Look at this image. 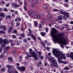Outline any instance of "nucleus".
<instances>
[{"label":"nucleus","mask_w":73,"mask_h":73,"mask_svg":"<svg viewBox=\"0 0 73 73\" xmlns=\"http://www.w3.org/2000/svg\"><path fill=\"white\" fill-rule=\"evenodd\" d=\"M50 34L52 37L54 38V44H56V41L60 42L61 44H62L64 45L66 44V39L64 36V35L62 33H58L56 34V30L54 28H53L51 30Z\"/></svg>","instance_id":"1"},{"label":"nucleus","mask_w":73,"mask_h":73,"mask_svg":"<svg viewBox=\"0 0 73 73\" xmlns=\"http://www.w3.org/2000/svg\"><path fill=\"white\" fill-rule=\"evenodd\" d=\"M52 53L55 56H56L58 58H63L64 60L66 59V58L65 56V54L62 53L60 51H58L57 50L54 49L52 50Z\"/></svg>","instance_id":"2"},{"label":"nucleus","mask_w":73,"mask_h":73,"mask_svg":"<svg viewBox=\"0 0 73 73\" xmlns=\"http://www.w3.org/2000/svg\"><path fill=\"white\" fill-rule=\"evenodd\" d=\"M30 54H29V56H28V57L30 58V57H34L35 58V60H38V58L37 57V54H36L35 51L32 50V49H29Z\"/></svg>","instance_id":"3"},{"label":"nucleus","mask_w":73,"mask_h":73,"mask_svg":"<svg viewBox=\"0 0 73 73\" xmlns=\"http://www.w3.org/2000/svg\"><path fill=\"white\" fill-rule=\"evenodd\" d=\"M6 66L8 70L7 71L9 73H18V72L16 71L15 69H13L12 70L11 69L14 68V66L12 65L10 66L9 65H6Z\"/></svg>","instance_id":"4"},{"label":"nucleus","mask_w":73,"mask_h":73,"mask_svg":"<svg viewBox=\"0 0 73 73\" xmlns=\"http://www.w3.org/2000/svg\"><path fill=\"white\" fill-rule=\"evenodd\" d=\"M1 43H4V44H8L9 42H8L7 39H5L3 40L1 38H0V44Z\"/></svg>","instance_id":"5"},{"label":"nucleus","mask_w":73,"mask_h":73,"mask_svg":"<svg viewBox=\"0 0 73 73\" xmlns=\"http://www.w3.org/2000/svg\"><path fill=\"white\" fill-rule=\"evenodd\" d=\"M12 5L14 9H16L17 7H20V5L17 4V3L16 2L13 3H12Z\"/></svg>","instance_id":"6"},{"label":"nucleus","mask_w":73,"mask_h":73,"mask_svg":"<svg viewBox=\"0 0 73 73\" xmlns=\"http://www.w3.org/2000/svg\"><path fill=\"white\" fill-rule=\"evenodd\" d=\"M59 13L60 14H62L63 15H64L65 16H66L67 17H70L69 16V13H64V12H62L61 11H60L59 12Z\"/></svg>","instance_id":"7"},{"label":"nucleus","mask_w":73,"mask_h":73,"mask_svg":"<svg viewBox=\"0 0 73 73\" xmlns=\"http://www.w3.org/2000/svg\"><path fill=\"white\" fill-rule=\"evenodd\" d=\"M17 69H18L20 71H23L24 72L25 70V68L24 66H21V67H17Z\"/></svg>","instance_id":"8"},{"label":"nucleus","mask_w":73,"mask_h":73,"mask_svg":"<svg viewBox=\"0 0 73 73\" xmlns=\"http://www.w3.org/2000/svg\"><path fill=\"white\" fill-rule=\"evenodd\" d=\"M50 63L53 64L55 62H56V59H55V58H54L51 57V58L50 60Z\"/></svg>","instance_id":"9"},{"label":"nucleus","mask_w":73,"mask_h":73,"mask_svg":"<svg viewBox=\"0 0 73 73\" xmlns=\"http://www.w3.org/2000/svg\"><path fill=\"white\" fill-rule=\"evenodd\" d=\"M31 37H32V38L34 39V41H36L37 40V39H36V36L35 35L33 34L31 35Z\"/></svg>","instance_id":"10"},{"label":"nucleus","mask_w":73,"mask_h":73,"mask_svg":"<svg viewBox=\"0 0 73 73\" xmlns=\"http://www.w3.org/2000/svg\"><path fill=\"white\" fill-rule=\"evenodd\" d=\"M33 12L32 10H30L28 12V14L29 16H32V15L33 16Z\"/></svg>","instance_id":"11"},{"label":"nucleus","mask_w":73,"mask_h":73,"mask_svg":"<svg viewBox=\"0 0 73 73\" xmlns=\"http://www.w3.org/2000/svg\"><path fill=\"white\" fill-rule=\"evenodd\" d=\"M37 12H34L33 16H34V18H36V17H37Z\"/></svg>","instance_id":"12"},{"label":"nucleus","mask_w":73,"mask_h":73,"mask_svg":"<svg viewBox=\"0 0 73 73\" xmlns=\"http://www.w3.org/2000/svg\"><path fill=\"white\" fill-rule=\"evenodd\" d=\"M11 27H10L8 31V32H11V31H12V27H13V24H11Z\"/></svg>","instance_id":"13"},{"label":"nucleus","mask_w":73,"mask_h":73,"mask_svg":"<svg viewBox=\"0 0 73 73\" xmlns=\"http://www.w3.org/2000/svg\"><path fill=\"white\" fill-rule=\"evenodd\" d=\"M2 28L3 29H4V30H5V31H6L7 30V29L5 28V26H0V28Z\"/></svg>","instance_id":"14"},{"label":"nucleus","mask_w":73,"mask_h":73,"mask_svg":"<svg viewBox=\"0 0 73 73\" xmlns=\"http://www.w3.org/2000/svg\"><path fill=\"white\" fill-rule=\"evenodd\" d=\"M65 27L66 30L67 31H69V30H70V28H69L68 25H65Z\"/></svg>","instance_id":"15"},{"label":"nucleus","mask_w":73,"mask_h":73,"mask_svg":"<svg viewBox=\"0 0 73 73\" xmlns=\"http://www.w3.org/2000/svg\"><path fill=\"white\" fill-rule=\"evenodd\" d=\"M57 19L59 20H62L63 18L62 17V15H60L58 17Z\"/></svg>","instance_id":"16"},{"label":"nucleus","mask_w":73,"mask_h":73,"mask_svg":"<svg viewBox=\"0 0 73 73\" xmlns=\"http://www.w3.org/2000/svg\"><path fill=\"white\" fill-rule=\"evenodd\" d=\"M18 20V21H21V18L20 17H18L17 18H16L15 19V22H16Z\"/></svg>","instance_id":"17"},{"label":"nucleus","mask_w":73,"mask_h":73,"mask_svg":"<svg viewBox=\"0 0 73 73\" xmlns=\"http://www.w3.org/2000/svg\"><path fill=\"white\" fill-rule=\"evenodd\" d=\"M0 17H5V13H0Z\"/></svg>","instance_id":"18"},{"label":"nucleus","mask_w":73,"mask_h":73,"mask_svg":"<svg viewBox=\"0 0 73 73\" xmlns=\"http://www.w3.org/2000/svg\"><path fill=\"white\" fill-rule=\"evenodd\" d=\"M47 17H49V19H50V20H52V19H53L52 18V17L50 15H49V14H48L47 15Z\"/></svg>","instance_id":"19"},{"label":"nucleus","mask_w":73,"mask_h":73,"mask_svg":"<svg viewBox=\"0 0 73 73\" xmlns=\"http://www.w3.org/2000/svg\"><path fill=\"white\" fill-rule=\"evenodd\" d=\"M10 42L11 43V46H14L15 45V44L13 42V41L12 40H10Z\"/></svg>","instance_id":"20"},{"label":"nucleus","mask_w":73,"mask_h":73,"mask_svg":"<svg viewBox=\"0 0 73 73\" xmlns=\"http://www.w3.org/2000/svg\"><path fill=\"white\" fill-rule=\"evenodd\" d=\"M40 43L42 45V46H43L44 47V46H45V43H44V42L43 41H40Z\"/></svg>","instance_id":"21"},{"label":"nucleus","mask_w":73,"mask_h":73,"mask_svg":"<svg viewBox=\"0 0 73 73\" xmlns=\"http://www.w3.org/2000/svg\"><path fill=\"white\" fill-rule=\"evenodd\" d=\"M53 64L54 65V66L56 68H57L58 67V64H57V63L55 62Z\"/></svg>","instance_id":"22"},{"label":"nucleus","mask_w":73,"mask_h":73,"mask_svg":"<svg viewBox=\"0 0 73 73\" xmlns=\"http://www.w3.org/2000/svg\"><path fill=\"white\" fill-rule=\"evenodd\" d=\"M23 41L25 43H27V38H24L23 39Z\"/></svg>","instance_id":"23"},{"label":"nucleus","mask_w":73,"mask_h":73,"mask_svg":"<svg viewBox=\"0 0 73 73\" xmlns=\"http://www.w3.org/2000/svg\"><path fill=\"white\" fill-rule=\"evenodd\" d=\"M28 30L29 32V36H31L32 35V31L30 29H28Z\"/></svg>","instance_id":"24"},{"label":"nucleus","mask_w":73,"mask_h":73,"mask_svg":"<svg viewBox=\"0 0 73 73\" xmlns=\"http://www.w3.org/2000/svg\"><path fill=\"white\" fill-rule=\"evenodd\" d=\"M70 56L71 57V58L73 60V52H71L70 54Z\"/></svg>","instance_id":"25"},{"label":"nucleus","mask_w":73,"mask_h":73,"mask_svg":"<svg viewBox=\"0 0 73 73\" xmlns=\"http://www.w3.org/2000/svg\"><path fill=\"white\" fill-rule=\"evenodd\" d=\"M62 59L59 58V59L58 60L59 63H62V62H63V61H62V60H62Z\"/></svg>","instance_id":"26"},{"label":"nucleus","mask_w":73,"mask_h":73,"mask_svg":"<svg viewBox=\"0 0 73 73\" xmlns=\"http://www.w3.org/2000/svg\"><path fill=\"white\" fill-rule=\"evenodd\" d=\"M48 7V5H44L43 7V8L44 9H46V8H47Z\"/></svg>","instance_id":"27"},{"label":"nucleus","mask_w":73,"mask_h":73,"mask_svg":"<svg viewBox=\"0 0 73 73\" xmlns=\"http://www.w3.org/2000/svg\"><path fill=\"white\" fill-rule=\"evenodd\" d=\"M20 36H21L22 37H24L25 36V34L24 33H23L22 34H20Z\"/></svg>","instance_id":"28"},{"label":"nucleus","mask_w":73,"mask_h":73,"mask_svg":"<svg viewBox=\"0 0 73 73\" xmlns=\"http://www.w3.org/2000/svg\"><path fill=\"white\" fill-rule=\"evenodd\" d=\"M40 34L42 35V36H46V34L45 33L41 32L40 33Z\"/></svg>","instance_id":"29"},{"label":"nucleus","mask_w":73,"mask_h":73,"mask_svg":"<svg viewBox=\"0 0 73 73\" xmlns=\"http://www.w3.org/2000/svg\"><path fill=\"white\" fill-rule=\"evenodd\" d=\"M11 17L9 15H7L6 17V19H11Z\"/></svg>","instance_id":"30"},{"label":"nucleus","mask_w":73,"mask_h":73,"mask_svg":"<svg viewBox=\"0 0 73 73\" xmlns=\"http://www.w3.org/2000/svg\"><path fill=\"white\" fill-rule=\"evenodd\" d=\"M2 33H3V34H5L6 33L4 31H2L1 30L0 31V34H1Z\"/></svg>","instance_id":"31"},{"label":"nucleus","mask_w":73,"mask_h":73,"mask_svg":"<svg viewBox=\"0 0 73 73\" xmlns=\"http://www.w3.org/2000/svg\"><path fill=\"white\" fill-rule=\"evenodd\" d=\"M37 53L40 56H41L42 54V52L41 51H37Z\"/></svg>","instance_id":"32"},{"label":"nucleus","mask_w":73,"mask_h":73,"mask_svg":"<svg viewBox=\"0 0 73 73\" xmlns=\"http://www.w3.org/2000/svg\"><path fill=\"white\" fill-rule=\"evenodd\" d=\"M38 24V23L37 21H35L34 22V25L35 27H37Z\"/></svg>","instance_id":"33"},{"label":"nucleus","mask_w":73,"mask_h":73,"mask_svg":"<svg viewBox=\"0 0 73 73\" xmlns=\"http://www.w3.org/2000/svg\"><path fill=\"white\" fill-rule=\"evenodd\" d=\"M8 60L10 61H11V62H12L13 59L11 57H9L8 58Z\"/></svg>","instance_id":"34"},{"label":"nucleus","mask_w":73,"mask_h":73,"mask_svg":"<svg viewBox=\"0 0 73 73\" xmlns=\"http://www.w3.org/2000/svg\"><path fill=\"white\" fill-rule=\"evenodd\" d=\"M21 30L22 32H24L25 31V29L24 28V27L22 26L21 27Z\"/></svg>","instance_id":"35"},{"label":"nucleus","mask_w":73,"mask_h":73,"mask_svg":"<svg viewBox=\"0 0 73 73\" xmlns=\"http://www.w3.org/2000/svg\"><path fill=\"white\" fill-rule=\"evenodd\" d=\"M67 17L65 15H64L63 16V20H66V19H67Z\"/></svg>","instance_id":"36"},{"label":"nucleus","mask_w":73,"mask_h":73,"mask_svg":"<svg viewBox=\"0 0 73 73\" xmlns=\"http://www.w3.org/2000/svg\"><path fill=\"white\" fill-rule=\"evenodd\" d=\"M64 70H68L69 69V67H66L64 68Z\"/></svg>","instance_id":"37"},{"label":"nucleus","mask_w":73,"mask_h":73,"mask_svg":"<svg viewBox=\"0 0 73 73\" xmlns=\"http://www.w3.org/2000/svg\"><path fill=\"white\" fill-rule=\"evenodd\" d=\"M20 25V24L19 22H17L16 23V25L17 27H19Z\"/></svg>","instance_id":"38"},{"label":"nucleus","mask_w":73,"mask_h":73,"mask_svg":"<svg viewBox=\"0 0 73 73\" xmlns=\"http://www.w3.org/2000/svg\"><path fill=\"white\" fill-rule=\"evenodd\" d=\"M11 37L13 38H16V36L15 35H12Z\"/></svg>","instance_id":"39"},{"label":"nucleus","mask_w":73,"mask_h":73,"mask_svg":"<svg viewBox=\"0 0 73 73\" xmlns=\"http://www.w3.org/2000/svg\"><path fill=\"white\" fill-rule=\"evenodd\" d=\"M3 10H4V12H5L6 11H8V9H6V8L5 7L4 8Z\"/></svg>","instance_id":"40"},{"label":"nucleus","mask_w":73,"mask_h":73,"mask_svg":"<svg viewBox=\"0 0 73 73\" xmlns=\"http://www.w3.org/2000/svg\"><path fill=\"white\" fill-rule=\"evenodd\" d=\"M53 11L54 12H57V11H58V10L57 9H54L53 10Z\"/></svg>","instance_id":"41"},{"label":"nucleus","mask_w":73,"mask_h":73,"mask_svg":"<svg viewBox=\"0 0 73 73\" xmlns=\"http://www.w3.org/2000/svg\"><path fill=\"white\" fill-rule=\"evenodd\" d=\"M64 6L65 7H68V5L67 3H66L64 5Z\"/></svg>","instance_id":"42"},{"label":"nucleus","mask_w":73,"mask_h":73,"mask_svg":"<svg viewBox=\"0 0 73 73\" xmlns=\"http://www.w3.org/2000/svg\"><path fill=\"white\" fill-rule=\"evenodd\" d=\"M36 65L37 66H38V67H40V66H41V65H40V64H39L38 63H37L36 64Z\"/></svg>","instance_id":"43"},{"label":"nucleus","mask_w":73,"mask_h":73,"mask_svg":"<svg viewBox=\"0 0 73 73\" xmlns=\"http://www.w3.org/2000/svg\"><path fill=\"white\" fill-rule=\"evenodd\" d=\"M62 63H63L64 64H68V62L66 61H63Z\"/></svg>","instance_id":"44"},{"label":"nucleus","mask_w":73,"mask_h":73,"mask_svg":"<svg viewBox=\"0 0 73 73\" xmlns=\"http://www.w3.org/2000/svg\"><path fill=\"white\" fill-rule=\"evenodd\" d=\"M46 49L48 50L49 49H50V48L49 47H48V46H47V47H46Z\"/></svg>","instance_id":"45"},{"label":"nucleus","mask_w":73,"mask_h":73,"mask_svg":"<svg viewBox=\"0 0 73 73\" xmlns=\"http://www.w3.org/2000/svg\"><path fill=\"white\" fill-rule=\"evenodd\" d=\"M45 30L46 31V33H47V32H48V30H49V29L47 27L46 28Z\"/></svg>","instance_id":"46"},{"label":"nucleus","mask_w":73,"mask_h":73,"mask_svg":"<svg viewBox=\"0 0 73 73\" xmlns=\"http://www.w3.org/2000/svg\"><path fill=\"white\" fill-rule=\"evenodd\" d=\"M9 5H10V3H9L8 4H7L6 5V6L7 7H8L9 6Z\"/></svg>","instance_id":"47"},{"label":"nucleus","mask_w":73,"mask_h":73,"mask_svg":"<svg viewBox=\"0 0 73 73\" xmlns=\"http://www.w3.org/2000/svg\"><path fill=\"white\" fill-rule=\"evenodd\" d=\"M61 44L60 45V46L62 48H64V44Z\"/></svg>","instance_id":"48"},{"label":"nucleus","mask_w":73,"mask_h":73,"mask_svg":"<svg viewBox=\"0 0 73 73\" xmlns=\"http://www.w3.org/2000/svg\"><path fill=\"white\" fill-rule=\"evenodd\" d=\"M24 8L25 11H27V8L25 6H24Z\"/></svg>","instance_id":"49"},{"label":"nucleus","mask_w":73,"mask_h":73,"mask_svg":"<svg viewBox=\"0 0 73 73\" xmlns=\"http://www.w3.org/2000/svg\"><path fill=\"white\" fill-rule=\"evenodd\" d=\"M41 27H42V25H41V23H40L39 25V28L41 29Z\"/></svg>","instance_id":"50"},{"label":"nucleus","mask_w":73,"mask_h":73,"mask_svg":"<svg viewBox=\"0 0 73 73\" xmlns=\"http://www.w3.org/2000/svg\"><path fill=\"white\" fill-rule=\"evenodd\" d=\"M1 71L2 72H5V69L4 68H2L1 70Z\"/></svg>","instance_id":"51"},{"label":"nucleus","mask_w":73,"mask_h":73,"mask_svg":"<svg viewBox=\"0 0 73 73\" xmlns=\"http://www.w3.org/2000/svg\"><path fill=\"white\" fill-rule=\"evenodd\" d=\"M37 18L38 19H40L41 18V17L40 15H38L37 16Z\"/></svg>","instance_id":"52"},{"label":"nucleus","mask_w":73,"mask_h":73,"mask_svg":"<svg viewBox=\"0 0 73 73\" xmlns=\"http://www.w3.org/2000/svg\"><path fill=\"white\" fill-rule=\"evenodd\" d=\"M13 53H17V51L16 50H15L13 51Z\"/></svg>","instance_id":"53"},{"label":"nucleus","mask_w":73,"mask_h":73,"mask_svg":"<svg viewBox=\"0 0 73 73\" xmlns=\"http://www.w3.org/2000/svg\"><path fill=\"white\" fill-rule=\"evenodd\" d=\"M66 56L67 57H69V54L68 53L66 54Z\"/></svg>","instance_id":"54"},{"label":"nucleus","mask_w":73,"mask_h":73,"mask_svg":"<svg viewBox=\"0 0 73 73\" xmlns=\"http://www.w3.org/2000/svg\"><path fill=\"white\" fill-rule=\"evenodd\" d=\"M17 32V30H15L13 32V33H15V34Z\"/></svg>","instance_id":"55"},{"label":"nucleus","mask_w":73,"mask_h":73,"mask_svg":"<svg viewBox=\"0 0 73 73\" xmlns=\"http://www.w3.org/2000/svg\"><path fill=\"white\" fill-rule=\"evenodd\" d=\"M16 65L18 66H20V64L19 63H16Z\"/></svg>","instance_id":"56"},{"label":"nucleus","mask_w":73,"mask_h":73,"mask_svg":"<svg viewBox=\"0 0 73 73\" xmlns=\"http://www.w3.org/2000/svg\"><path fill=\"white\" fill-rule=\"evenodd\" d=\"M34 2L36 4H37V1L36 0H34Z\"/></svg>","instance_id":"57"},{"label":"nucleus","mask_w":73,"mask_h":73,"mask_svg":"<svg viewBox=\"0 0 73 73\" xmlns=\"http://www.w3.org/2000/svg\"><path fill=\"white\" fill-rule=\"evenodd\" d=\"M37 38L39 40V41H41V39L39 37H38Z\"/></svg>","instance_id":"58"},{"label":"nucleus","mask_w":73,"mask_h":73,"mask_svg":"<svg viewBox=\"0 0 73 73\" xmlns=\"http://www.w3.org/2000/svg\"><path fill=\"white\" fill-rule=\"evenodd\" d=\"M10 11L11 12H15V11L13 10L10 9Z\"/></svg>","instance_id":"59"},{"label":"nucleus","mask_w":73,"mask_h":73,"mask_svg":"<svg viewBox=\"0 0 73 73\" xmlns=\"http://www.w3.org/2000/svg\"><path fill=\"white\" fill-rule=\"evenodd\" d=\"M64 1L66 3H68L69 1V0H65Z\"/></svg>","instance_id":"60"},{"label":"nucleus","mask_w":73,"mask_h":73,"mask_svg":"<svg viewBox=\"0 0 73 73\" xmlns=\"http://www.w3.org/2000/svg\"><path fill=\"white\" fill-rule=\"evenodd\" d=\"M38 63L40 65H41V64L42 63L41 61H39V62H38Z\"/></svg>","instance_id":"61"},{"label":"nucleus","mask_w":73,"mask_h":73,"mask_svg":"<svg viewBox=\"0 0 73 73\" xmlns=\"http://www.w3.org/2000/svg\"><path fill=\"white\" fill-rule=\"evenodd\" d=\"M48 26H49V27H52V24H48Z\"/></svg>","instance_id":"62"},{"label":"nucleus","mask_w":73,"mask_h":73,"mask_svg":"<svg viewBox=\"0 0 73 73\" xmlns=\"http://www.w3.org/2000/svg\"><path fill=\"white\" fill-rule=\"evenodd\" d=\"M61 28L62 29H64V26H63V27H61Z\"/></svg>","instance_id":"63"},{"label":"nucleus","mask_w":73,"mask_h":73,"mask_svg":"<svg viewBox=\"0 0 73 73\" xmlns=\"http://www.w3.org/2000/svg\"><path fill=\"white\" fill-rule=\"evenodd\" d=\"M70 23H71V24H73V21H70Z\"/></svg>","instance_id":"64"}]
</instances>
